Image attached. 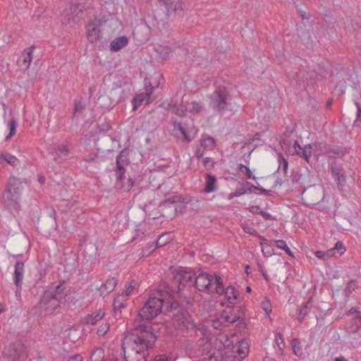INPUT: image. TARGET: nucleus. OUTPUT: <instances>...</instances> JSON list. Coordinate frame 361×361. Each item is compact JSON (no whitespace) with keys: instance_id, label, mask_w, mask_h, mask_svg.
<instances>
[{"instance_id":"obj_1","label":"nucleus","mask_w":361,"mask_h":361,"mask_svg":"<svg viewBox=\"0 0 361 361\" xmlns=\"http://www.w3.org/2000/svg\"><path fill=\"white\" fill-rule=\"evenodd\" d=\"M157 340L150 325L140 324L123 338L122 348L126 361H146L148 350Z\"/></svg>"},{"instance_id":"obj_2","label":"nucleus","mask_w":361,"mask_h":361,"mask_svg":"<svg viewBox=\"0 0 361 361\" xmlns=\"http://www.w3.org/2000/svg\"><path fill=\"white\" fill-rule=\"evenodd\" d=\"M208 97L209 106L214 112L221 114L227 109L233 110V107H231L232 97L228 88L219 86Z\"/></svg>"},{"instance_id":"obj_3","label":"nucleus","mask_w":361,"mask_h":361,"mask_svg":"<svg viewBox=\"0 0 361 361\" xmlns=\"http://www.w3.org/2000/svg\"><path fill=\"white\" fill-rule=\"evenodd\" d=\"M66 293L62 284L57 285L54 288L45 291L40 304L44 307L46 312L51 313L63 302Z\"/></svg>"},{"instance_id":"obj_4","label":"nucleus","mask_w":361,"mask_h":361,"mask_svg":"<svg viewBox=\"0 0 361 361\" xmlns=\"http://www.w3.org/2000/svg\"><path fill=\"white\" fill-rule=\"evenodd\" d=\"M163 300L157 297L149 298L140 310L138 316L142 320H152L161 313Z\"/></svg>"},{"instance_id":"obj_5","label":"nucleus","mask_w":361,"mask_h":361,"mask_svg":"<svg viewBox=\"0 0 361 361\" xmlns=\"http://www.w3.org/2000/svg\"><path fill=\"white\" fill-rule=\"evenodd\" d=\"M324 198V190L321 185H310L302 193V200L306 205H315Z\"/></svg>"},{"instance_id":"obj_6","label":"nucleus","mask_w":361,"mask_h":361,"mask_svg":"<svg viewBox=\"0 0 361 361\" xmlns=\"http://www.w3.org/2000/svg\"><path fill=\"white\" fill-rule=\"evenodd\" d=\"M195 272L191 269H178L173 276V283L178 284V289L181 290L185 286L194 285Z\"/></svg>"},{"instance_id":"obj_7","label":"nucleus","mask_w":361,"mask_h":361,"mask_svg":"<svg viewBox=\"0 0 361 361\" xmlns=\"http://www.w3.org/2000/svg\"><path fill=\"white\" fill-rule=\"evenodd\" d=\"M215 292L221 295L225 294L226 298L231 304H235L238 299V292L233 286H228L226 289L223 283V279L220 276H215Z\"/></svg>"},{"instance_id":"obj_8","label":"nucleus","mask_w":361,"mask_h":361,"mask_svg":"<svg viewBox=\"0 0 361 361\" xmlns=\"http://www.w3.org/2000/svg\"><path fill=\"white\" fill-rule=\"evenodd\" d=\"M213 276L207 273L201 272L198 275L195 274L194 285L200 291L210 292L212 284H214Z\"/></svg>"},{"instance_id":"obj_9","label":"nucleus","mask_w":361,"mask_h":361,"mask_svg":"<svg viewBox=\"0 0 361 361\" xmlns=\"http://www.w3.org/2000/svg\"><path fill=\"white\" fill-rule=\"evenodd\" d=\"M25 272V265L21 261H17L15 264L13 273V281L16 286V297L17 300L21 299L20 290L22 288L23 279Z\"/></svg>"},{"instance_id":"obj_10","label":"nucleus","mask_w":361,"mask_h":361,"mask_svg":"<svg viewBox=\"0 0 361 361\" xmlns=\"http://www.w3.org/2000/svg\"><path fill=\"white\" fill-rule=\"evenodd\" d=\"M345 251V247L342 242L338 241L335 246L327 251H317L315 252V256L324 260H326L331 257H339Z\"/></svg>"},{"instance_id":"obj_11","label":"nucleus","mask_w":361,"mask_h":361,"mask_svg":"<svg viewBox=\"0 0 361 361\" xmlns=\"http://www.w3.org/2000/svg\"><path fill=\"white\" fill-rule=\"evenodd\" d=\"M153 89L151 82H149V86L146 87L145 92L138 94L134 97L133 99V110L137 109L143 102L149 104L155 99V97L152 95Z\"/></svg>"},{"instance_id":"obj_12","label":"nucleus","mask_w":361,"mask_h":361,"mask_svg":"<svg viewBox=\"0 0 361 361\" xmlns=\"http://www.w3.org/2000/svg\"><path fill=\"white\" fill-rule=\"evenodd\" d=\"M50 154L55 161H59L66 158L69 154V147L67 142L54 145L49 149Z\"/></svg>"},{"instance_id":"obj_13","label":"nucleus","mask_w":361,"mask_h":361,"mask_svg":"<svg viewBox=\"0 0 361 361\" xmlns=\"http://www.w3.org/2000/svg\"><path fill=\"white\" fill-rule=\"evenodd\" d=\"M20 188L21 183L16 178L10 179L9 185L4 194V197L8 200L16 202L20 197Z\"/></svg>"},{"instance_id":"obj_14","label":"nucleus","mask_w":361,"mask_h":361,"mask_svg":"<svg viewBox=\"0 0 361 361\" xmlns=\"http://www.w3.org/2000/svg\"><path fill=\"white\" fill-rule=\"evenodd\" d=\"M35 49L34 46H30L25 49L21 54L20 58L17 61L18 66L23 71H27L30 66L32 60V52Z\"/></svg>"},{"instance_id":"obj_15","label":"nucleus","mask_w":361,"mask_h":361,"mask_svg":"<svg viewBox=\"0 0 361 361\" xmlns=\"http://www.w3.org/2000/svg\"><path fill=\"white\" fill-rule=\"evenodd\" d=\"M9 355L13 361H20L26 357L25 347L20 343H16L11 346Z\"/></svg>"},{"instance_id":"obj_16","label":"nucleus","mask_w":361,"mask_h":361,"mask_svg":"<svg viewBox=\"0 0 361 361\" xmlns=\"http://www.w3.org/2000/svg\"><path fill=\"white\" fill-rule=\"evenodd\" d=\"M159 1L166 6L169 16L183 11V2L180 0H159Z\"/></svg>"},{"instance_id":"obj_17","label":"nucleus","mask_w":361,"mask_h":361,"mask_svg":"<svg viewBox=\"0 0 361 361\" xmlns=\"http://www.w3.org/2000/svg\"><path fill=\"white\" fill-rule=\"evenodd\" d=\"M101 30L94 22H90L87 25V37L92 42H96L100 37Z\"/></svg>"},{"instance_id":"obj_18","label":"nucleus","mask_w":361,"mask_h":361,"mask_svg":"<svg viewBox=\"0 0 361 361\" xmlns=\"http://www.w3.org/2000/svg\"><path fill=\"white\" fill-rule=\"evenodd\" d=\"M117 284L118 280L114 277H111L103 283L98 288V290L101 295L106 296L114 290Z\"/></svg>"},{"instance_id":"obj_19","label":"nucleus","mask_w":361,"mask_h":361,"mask_svg":"<svg viewBox=\"0 0 361 361\" xmlns=\"http://www.w3.org/2000/svg\"><path fill=\"white\" fill-rule=\"evenodd\" d=\"M293 147L298 155L309 162V159L312 156V146L310 145H307L305 147H302L299 145L298 142L295 140L293 143Z\"/></svg>"},{"instance_id":"obj_20","label":"nucleus","mask_w":361,"mask_h":361,"mask_svg":"<svg viewBox=\"0 0 361 361\" xmlns=\"http://www.w3.org/2000/svg\"><path fill=\"white\" fill-rule=\"evenodd\" d=\"M126 161V155L124 151H122L116 158V173L118 175V179L119 180H123L124 178L125 169L123 164Z\"/></svg>"},{"instance_id":"obj_21","label":"nucleus","mask_w":361,"mask_h":361,"mask_svg":"<svg viewBox=\"0 0 361 361\" xmlns=\"http://www.w3.org/2000/svg\"><path fill=\"white\" fill-rule=\"evenodd\" d=\"M332 173L337 177L338 187L341 189L342 185L345 182V176L341 166L334 164L331 166Z\"/></svg>"},{"instance_id":"obj_22","label":"nucleus","mask_w":361,"mask_h":361,"mask_svg":"<svg viewBox=\"0 0 361 361\" xmlns=\"http://www.w3.org/2000/svg\"><path fill=\"white\" fill-rule=\"evenodd\" d=\"M216 190L217 182L216 178L209 173L206 174L204 192L205 193H210L216 191Z\"/></svg>"},{"instance_id":"obj_23","label":"nucleus","mask_w":361,"mask_h":361,"mask_svg":"<svg viewBox=\"0 0 361 361\" xmlns=\"http://www.w3.org/2000/svg\"><path fill=\"white\" fill-rule=\"evenodd\" d=\"M128 43V37L121 36L116 38L110 43V50L113 51H117L126 47Z\"/></svg>"},{"instance_id":"obj_24","label":"nucleus","mask_w":361,"mask_h":361,"mask_svg":"<svg viewBox=\"0 0 361 361\" xmlns=\"http://www.w3.org/2000/svg\"><path fill=\"white\" fill-rule=\"evenodd\" d=\"M105 315L104 310L100 309L96 312L88 314L85 317V322L87 324L94 325L97 322L100 321Z\"/></svg>"},{"instance_id":"obj_25","label":"nucleus","mask_w":361,"mask_h":361,"mask_svg":"<svg viewBox=\"0 0 361 361\" xmlns=\"http://www.w3.org/2000/svg\"><path fill=\"white\" fill-rule=\"evenodd\" d=\"M154 50L159 54V56L163 60L168 59L171 53V48L165 45L159 44L154 48Z\"/></svg>"},{"instance_id":"obj_26","label":"nucleus","mask_w":361,"mask_h":361,"mask_svg":"<svg viewBox=\"0 0 361 361\" xmlns=\"http://www.w3.org/2000/svg\"><path fill=\"white\" fill-rule=\"evenodd\" d=\"M200 145L205 149L212 150L215 147V140L209 135H202L200 140Z\"/></svg>"},{"instance_id":"obj_27","label":"nucleus","mask_w":361,"mask_h":361,"mask_svg":"<svg viewBox=\"0 0 361 361\" xmlns=\"http://www.w3.org/2000/svg\"><path fill=\"white\" fill-rule=\"evenodd\" d=\"M239 316L236 314L227 311H224L221 315V319L225 323L233 324L237 322L239 319Z\"/></svg>"},{"instance_id":"obj_28","label":"nucleus","mask_w":361,"mask_h":361,"mask_svg":"<svg viewBox=\"0 0 361 361\" xmlns=\"http://www.w3.org/2000/svg\"><path fill=\"white\" fill-rule=\"evenodd\" d=\"M0 158L13 166H16L20 163L19 160L14 155L7 152H0Z\"/></svg>"},{"instance_id":"obj_29","label":"nucleus","mask_w":361,"mask_h":361,"mask_svg":"<svg viewBox=\"0 0 361 361\" xmlns=\"http://www.w3.org/2000/svg\"><path fill=\"white\" fill-rule=\"evenodd\" d=\"M125 307L124 295H118L116 296L113 302V310L115 313L121 312V309Z\"/></svg>"},{"instance_id":"obj_30","label":"nucleus","mask_w":361,"mask_h":361,"mask_svg":"<svg viewBox=\"0 0 361 361\" xmlns=\"http://www.w3.org/2000/svg\"><path fill=\"white\" fill-rule=\"evenodd\" d=\"M173 126L174 130H178L180 131V133L183 135V139L185 140H186L188 142H190L192 141L193 137H190V135L186 133L185 129L183 127V126L181 125V123L180 122H178L176 121H173Z\"/></svg>"},{"instance_id":"obj_31","label":"nucleus","mask_w":361,"mask_h":361,"mask_svg":"<svg viewBox=\"0 0 361 361\" xmlns=\"http://www.w3.org/2000/svg\"><path fill=\"white\" fill-rule=\"evenodd\" d=\"M311 298L308 300L305 304L299 309L298 315V319L300 322H302L305 318V317L308 314V312L310 311V306L309 305L310 302Z\"/></svg>"},{"instance_id":"obj_32","label":"nucleus","mask_w":361,"mask_h":361,"mask_svg":"<svg viewBox=\"0 0 361 361\" xmlns=\"http://www.w3.org/2000/svg\"><path fill=\"white\" fill-rule=\"evenodd\" d=\"M186 111H188L187 107L182 104L180 105L175 104L172 106V112L180 117L185 116Z\"/></svg>"},{"instance_id":"obj_33","label":"nucleus","mask_w":361,"mask_h":361,"mask_svg":"<svg viewBox=\"0 0 361 361\" xmlns=\"http://www.w3.org/2000/svg\"><path fill=\"white\" fill-rule=\"evenodd\" d=\"M262 252L264 257H269L274 255V251L273 247L267 243H260Z\"/></svg>"},{"instance_id":"obj_34","label":"nucleus","mask_w":361,"mask_h":361,"mask_svg":"<svg viewBox=\"0 0 361 361\" xmlns=\"http://www.w3.org/2000/svg\"><path fill=\"white\" fill-rule=\"evenodd\" d=\"M104 353L102 348H97L91 355L92 361H102L104 359Z\"/></svg>"},{"instance_id":"obj_35","label":"nucleus","mask_w":361,"mask_h":361,"mask_svg":"<svg viewBox=\"0 0 361 361\" xmlns=\"http://www.w3.org/2000/svg\"><path fill=\"white\" fill-rule=\"evenodd\" d=\"M188 111L192 114H198L202 109V104L196 102H192L190 104L188 103Z\"/></svg>"},{"instance_id":"obj_36","label":"nucleus","mask_w":361,"mask_h":361,"mask_svg":"<svg viewBox=\"0 0 361 361\" xmlns=\"http://www.w3.org/2000/svg\"><path fill=\"white\" fill-rule=\"evenodd\" d=\"M171 240L169 233H164L159 236V238L157 240V247H160L166 245Z\"/></svg>"},{"instance_id":"obj_37","label":"nucleus","mask_w":361,"mask_h":361,"mask_svg":"<svg viewBox=\"0 0 361 361\" xmlns=\"http://www.w3.org/2000/svg\"><path fill=\"white\" fill-rule=\"evenodd\" d=\"M10 132L8 135L6 137V140H9L15 133L16 131V128L18 126V123L16 119L12 118L11 121L8 123Z\"/></svg>"},{"instance_id":"obj_38","label":"nucleus","mask_w":361,"mask_h":361,"mask_svg":"<svg viewBox=\"0 0 361 361\" xmlns=\"http://www.w3.org/2000/svg\"><path fill=\"white\" fill-rule=\"evenodd\" d=\"M300 180H301V183L303 184H309L312 183L314 179V175L310 171H307V174H302L301 175Z\"/></svg>"},{"instance_id":"obj_39","label":"nucleus","mask_w":361,"mask_h":361,"mask_svg":"<svg viewBox=\"0 0 361 361\" xmlns=\"http://www.w3.org/2000/svg\"><path fill=\"white\" fill-rule=\"evenodd\" d=\"M109 327H110V324L109 322H106L105 323H103L98 328L97 334L99 336H104L109 331Z\"/></svg>"},{"instance_id":"obj_40","label":"nucleus","mask_w":361,"mask_h":361,"mask_svg":"<svg viewBox=\"0 0 361 361\" xmlns=\"http://www.w3.org/2000/svg\"><path fill=\"white\" fill-rule=\"evenodd\" d=\"M137 287V283L133 280L130 281L129 286L127 287L126 291H125V296L130 295L133 293L134 290H136Z\"/></svg>"},{"instance_id":"obj_41","label":"nucleus","mask_w":361,"mask_h":361,"mask_svg":"<svg viewBox=\"0 0 361 361\" xmlns=\"http://www.w3.org/2000/svg\"><path fill=\"white\" fill-rule=\"evenodd\" d=\"M276 344L280 350H282L285 347V343L283 339V335L281 333H277L275 337Z\"/></svg>"},{"instance_id":"obj_42","label":"nucleus","mask_w":361,"mask_h":361,"mask_svg":"<svg viewBox=\"0 0 361 361\" xmlns=\"http://www.w3.org/2000/svg\"><path fill=\"white\" fill-rule=\"evenodd\" d=\"M291 344L295 354L298 355L301 350L300 347V342L298 341V339L294 338L292 340Z\"/></svg>"},{"instance_id":"obj_43","label":"nucleus","mask_w":361,"mask_h":361,"mask_svg":"<svg viewBox=\"0 0 361 361\" xmlns=\"http://www.w3.org/2000/svg\"><path fill=\"white\" fill-rule=\"evenodd\" d=\"M262 307L267 314H269L271 312V306L269 300H264L262 302Z\"/></svg>"},{"instance_id":"obj_44","label":"nucleus","mask_w":361,"mask_h":361,"mask_svg":"<svg viewBox=\"0 0 361 361\" xmlns=\"http://www.w3.org/2000/svg\"><path fill=\"white\" fill-rule=\"evenodd\" d=\"M224 322L219 319L212 320V326L216 329H221L224 326Z\"/></svg>"},{"instance_id":"obj_45","label":"nucleus","mask_w":361,"mask_h":361,"mask_svg":"<svg viewBox=\"0 0 361 361\" xmlns=\"http://www.w3.org/2000/svg\"><path fill=\"white\" fill-rule=\"evenodd\" d=\"M274 243L276 244V246L279 249L285 250L288 247L286 241L283 240H275Z\"/></svg>"},{"instance_id":"obj_46","label":"nucleus","mask_w":361,"mask_h":361,"mask_svg":"<svg viewBox=\"0 0 361 361\" xmlns=\"http://www.w3.org/2000/svg\"><path fill=\"white\" fill-rule=\"evenodd\" d=\"M204 165L207 169H211L214 167V162L212 159L207 157L204 160Z\"/></svg>"},{"instance_id":"obj_47","label":"nucleus","mask_w":361,"mask_h":361,"mask_svg":"<svg viewBox=\"0 0 361 361\" xmlns=\"http://www.w3.org/2000/svg\"><path fill=\"white\" fill-rule=\"evenodd\" d=\"M237 352H238V354L239 355L241 359H243L247 355V353H248L247 347L245 346V347H243V348H241V349L239 348L237 350Z\"/></svg>"},{"instance_id":"obj_48","label":"nucleus","mask_w":361,"mask_h":361,"mask_svg":"<svg viewBox=\"0 0 361 361\" xmlns=\"http://www.w3.org/2000/svg\"><path fill=\"white\" fill-rule=\"evenodd\" d=\"M134 186V180L132 178L128 179L127 183L123 186L124 190H130Z\"/></svg>"},{"instance_id":"obj_49","label":"nucleus","mask_w":361,"mask_h":361,"mask_svg":"<svg viewBox=\"0 0 361 361\" xmlns=\"http://www.w3.org/2000/svg\"><path fill=\"white\" fill-rule=\"evenodd\" d=\"M154 361H172V360L166 355H158L154 357Z\"/></svg>"},{"instance_id":"obj_50","label":"nucleus","mask_w":361,"mask_h":361,"mask_svg":"<svg viewBox=\"0 0 361 361\" xmlns=\"http://www.w3.org/2000/svg\"><path fill=\"white\" fill-rule=\"evenodd\" d=\"M329 154H334L338 157H341L344 154V151L342 149H333L329 152Z\"/></svg>"},{"instance_id":"obj_51","label":"nucleus","mask_w":361,"mask_h":361,"mask_svg":"<svg viewBox=\"0 0 361 361\" xmlns=\"http://www.w3.org/2000/svg\"><path fill=\"white\" fill-rule=\"evenodd\" d=\"M243 231L246 233H249V234L252 235H257V232L254 228H252V227L243 226Z\"/></svg>"},{"instance_id":"obj_52","label":"nucleus","mask_w":361,"mask_h":361,"mask_svg":"<svg viewBox=\"0 0 361 361\" xmlns=\"http://www.w3.org/2000/svg\"><path fill=\"white\" fill-rule=\"evenodd\" d=\"M355 105L357 109V119L355 121V123H357L358 121H361V107L358 102H355Z\"/></svg>"},{"instance_id":"obj_53","label":"nucleus","mask_w":361,"mask_h":361,"mask_svg":"<svg viewBox=\"0 0 361 361\" xmlns=\"http://www.w3.org/2000/svg\"><path fill=\"white\" fill-rule=\"evenodd\" d=\"M174 203H175V200L173 199H168V200L163 201L161 206V207H169L171 204H173Z\"/></svg>"},{"instance_id":"obj_54","label":"nucleus","mask_w":361,"mask_h":361,"mask_svg":"<svg viewBox=\"0 0 361 361\" xmlns=\"http://www.w3.org/2000/svg\"><path fill=\"white\" fill-rule=\"evenodd\" d=\"M241 168H245V170L247 172V174H246L247 178H252L253 179L256 178L255 176H252V172L249 167H247L245 165H241Z\"/></svg>"},{"instance_id":"obj_55","label":"nucleus","mask_w":361,"mask_h":361,"mask_svg":"<svg viewBox=\"0 0 361 361\" xmlns=\"http://www.w3.org/2000/svg\"><path fill=\"white\" fill-rule=\"evenodd\" d=\"M83 358L80 355H75L70 357L66 361H82Z\"/></svg>"},{"instance_id":"obj_56","label":"nucleus","mask_w":361,"mask_h":361,"mask_svg":"<svg viewBox=\"0 0 361 361\" xmlns=\"http://www.w3.org/2000/svg\"><path fill=\"white\" fill-rule=\"evenodd\" d=\"M288 166V162L287 161L286 159L283 158V161L281 164V167L282 168L285 174L287 173Z\"/></svg>"},{"instance_id":"obj_57","label":"nucleus","mask_w":361,"mask_h":361,"mask_svg":"<svg viewBox=\"0 0 361 361\" xmlns=\"http://www.w3.org/2000/svg\"><path fill=\"white\" fill-rule=\"evenodd\" d=\"M2 41L8 44L11 42V34L4 35L2 37Z\"/></svg>"},{"instance_id":"obj_58","label":"nucleus","mask_w":361,"mask_h":361,"mask_svg":"<svg viewBox=\"0 0 361 361\" xmlns=\"http://www.w3.org/2000/svg\"><path fill=\"white\" fill-rule=\"evenodd\" d=\"M246 192H247V190H244V189L243 188V189H240V190H236V191L235 192L234 195H235V197H238V196H240V195H243V194L246 193Z\"/></svg>"},{"instance_id":"obj_59","label":"nucleus","mask_w":361,"mask_h":361,"mask_svg":"<svg viewBox=\"0 0 361 361\" xmlns=\"http://www.w3.org/2000/svg\"><path fill=\"white\" fill-rule=\"evenodd\" d=\"M353 288V281L348 283L346 288H345V292L346 293H351V289Z\"/></svg>"},{"instance_id":"obj_60","label":"nucleus","mask_w":361,"mask_h":361,"mask_svg":"<svg viewBox=\"0 0 361 361\" xmlns=\"http://www.w3.org/2000/svg\"><path fill=\"white\" fill-rule=\"evenodd\" d=\"M252 188L255 189V190H260L261 193L262 194H264V195H269V191L264 189V188H259L258 187H256V186H254L252 185Z\"/></svg>"},{"instance_id":"obj_61","label":"nucleus","mask_w":361,"mask_h":361,"mask_svg":"<svg viewBox=\"0 0 361 361\" xmlns=\"http://www.w3.org/2000/svg\"><path fill=\"white\" fill-rule=\"evenodd\" d=\"M195 155L197 159L202 158L203 157V152L201 151L200 149H197L195 151Z\"/></svg>"},{"instance_id":"obj_62","label":"nucleus","mask_w":361,"mask_h":361,"mask_svg":"<svg viewBox=\"0 0 361 361\" xmlns=\"http://www.w3.org/2000/svg\"><path fill=\"white\" fill-rule=\"evenodd\" d=\"M353 312H356V313H357V314L356 317H357V319H361V312H357V311L355 309H354V308H351V309H350V313H353Z\"/></svg>"},{"instance_id":"obj_63","label":"nucleus","mask_w":361,"mask_h":361,"mask_svg":"<svg viewBox=\"0 0 361 361\" xmlns=\"http://www.w3.org/2000/svg\"><path fill=\"white\" fill-rule=\"evenodd\" d=\"M280 145H281V147H282L283 148H284L285 147H286V146H288V144L287 143L286 140H284V139H281V140H280Z\"/></svg>"},{"instance_id":"obj_64","label":"nucleus","mask_w":361,"mask_h":361,"mask_svg":"<svg viewBox=\"0 0 361 361\" xmlns=\"http://www.w3.org/2000/svg\"><path fill=\"white\" fill-rule=\"evenodd\" d=\"M334 361H348V360L344 357L340 356V357H336L334 359Z\"/></svg>"}]
</instances>
